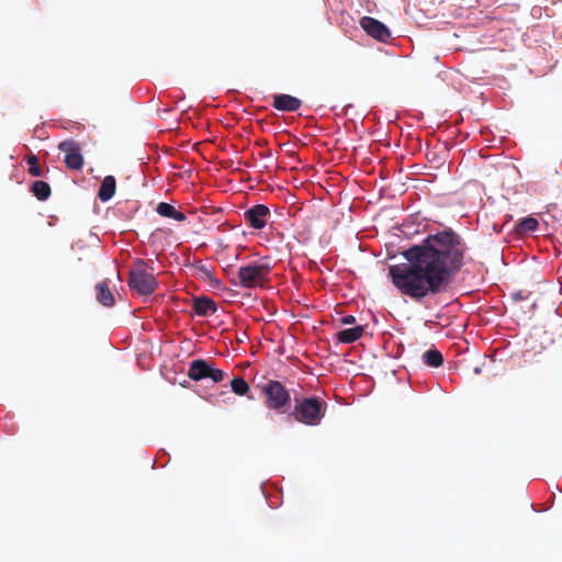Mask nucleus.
I'll return each mask as SVG.
<instances>
[{
  "label": "nucleus",
  "instance_id": "dca6fc26",
  "mask_svg": "<svg viewBox=\"0 0 562 562\" xmlns=\"http://www.w3.org/2000/svg\"><path fill=\"white\" fill-rule=\"evenodd\" d=\"M364 333L363 326L347 328L337 333L336 337L339 342L352 344L360 339Z\"/></svg>",
  "mask_w": 562,
  "mask_h": 562
},
{
  "label": "nucleus",
  "instance_id": "4be33fe9",
  "mask_svg": "<svg viewBox=\"0 0 562 562\" xmlns=\"http://www.w3.org/2000/svg\"><path fill=\"white\" fill-rule=\"evenodd\" d=\"M510 296L514 301H524L527 300L528 297V295L524 291L513 292Z\"/></svg>",
  "mask_w": 562,
  "mask_h": 562
},
{
  "label": "nucleus",
  "instance_id": "6ab92c4d",
  "mask_svg": "<svg viewBox=\"0 0 562 562\" xmlns=\"http://www.w3.org/2000/svg\"><path fill=\"white\" fill-rule=\"evenodd\" d=\"M538 221L535 217L528 216L516 224V232L518 234H527L535 232L538 228Z\"/></svg>",
  "mask_w": 562,
  "mask_h": 562
},
{
  "label": "nucleus",
  "instance_id": "7ed1b4c3",
  "mask_svg": "<svg viewBox=\"0 0 562 562\" xmlns=\"http://www.w3.org/2000/svg\"><path fill=\"white\" fill-rule=\"evenodd\" d=\"M127 284L131 290L143 296L153 294L158 286L155 276L148 271V266L143 259L134 262L128 273Z\"/></svg>",
  "mask_w": 562,
  "mask_h": 562
},
{
  "label": "nucleus",
  "instance_id": "2eb2a0df",
  "mask_svg": "<svg viewBox=\"0 0 562 562\" xmlns=\"http://www.w3.org/2000/svg\"><path fill=\"white\" fill-rule=\"evenodd\" d=\"M97 300L105 307H111L115 304L114 295L112 294L106 282H99L95 285Z\"/></svg>",
  "mask_w": 562,
  "mask_h": 562
},
{
  "label": "nucleus",
  "instance_id": "f3484780",
  "mask_svg": "<svg viewBox=\"0 0 562 562\" xmlns=\"http://www.w3.org/2000/svg\"><path fill=\"white\" fill-rule=\"evenodd\" d=\"M31 192L37 200L46 201L50 196L52 190L47 182L36 180L31 186Z\"/></svg>",
  "mask_w": 562,
  "mask_h": 562
},
{
  "label": "nucleus",
  "instance_id": "f257e3e1",
  "mask_svg": "<svg viewBox=\"0 0 562 562\" xmlns=\"http://www.w3.org/2000/svg\"><path fill=\"white\" fill-rule=\"evenodd\" d=\"M467 245L451 228L428 235L403 252L407 262L389 267L393 285L417 303L443 293L464 265Z\"/></svg>",
  "mask_w": 562,
  "mask_h": 562
},
{
  "label": "nucleus",
  "instance_id": "1a4fd4ad",
  "mask_svg": "<svg viewBox=\"0 0 562 562\" xmlns=\"http://www.w3.org/2000/svg\"><path fill=\"white\" fill-rule=\"evenodd\" d=\"M269 216L270 210L263 204H256L244 214L245 221L255 229L263 228Z\"/></svg>",
  "mask_w": 562,
  "mask_h": 562
},
{
  "label": "nucleus",
  "instance_id": "4468645a",
  "mask_svg": "<svg viewBox=\"0 0 562 562\" xmlns=\"http://www.w3.org/2000/svg\"><path fill=\"white\" fill-rule=\"evenodd\" d=\"M156 212L162 216L172 218L177 222H184L187 220V216L181 211H178L173 205L167 203V202H160L158 203L156 207Z\"/></svg>",
  "mask_w": 562,
  "mask_h": 562
},
{
  "label": "nucleus",
  "instance_id": "6e6552de",
  "mask_svg": "<svg viewBox=\"0 0 562 562\" xmlns=\"http://www.w3.org/2000/svg\"><path fill=\"white\" fill-rule=\"evenodd\" d=\"M360 26L369 36L380 42L386 43L391 37L387 26L374 18L362 16L360 19Z\"/></svg>",
  "mask_w": 562,
  "mask_h": 562
},
{
  "label": "nucleus",
  "instance_id": "f03ea898",
  "mask_svg": "<svg viewBox=\"0 0 562 562\" xmlns=\"http://www.w3.org/2000/svg\"><path fill=\"white\" fill-rule=\"evenodd\" d=\"M294 401L295 405L290 414L294 420L308 426H316L322 422L327 406L323 400L312 396L302 400L295 397Z\"/></svg>",
  "mask_w": 562,
  "mask_h": 562
},
{
  "label": "nucleus",
  "instance_id": "20e7f679",
  "mask_svg": "<svg viewBox=\"0 0 562 562\" xmlns=\"http://www.w3.org/2000/svg\"><path fill=\"white\" fill-rule=\"evenodd\" d=\"M271 268L265 263L250 262L238 269V284L244 289L263 288L269 280Z\"/></svg>",
  "mask_w": 562,
  "mask_h": 562
},
{
  "label": "nucleus",
  "instance_id": "9b49d317",
  "mask_svg": "<svg viewBox=\"0 0 562 562\" xmlns=\"http://www.w3.org/2000/svg\"><path fill=\"white\" fill-rule=\"evenodd\" d=\"M302 101L290 94H276L273 95L272 106L278 111L294 112L300 109Z\"/></svg>",
  "mask_w": 562,
  "mask_h": 562
},
{
  "label": "nucleus",
  "instance_id": "423d86ee",
  "mask_svg": "<svg viewBox=\"0 0 562 562\" xmlns=\"http://www.w3.org/2000/svg\"><path fill=\"white\" fill-rule=\"evenodd\" d=\"M188 376L193 381L210 378L214 383H218L224 379V372L217 368H213L204 359H196L190 363Z\"/></svg>",
  "mask_w": 562,
  "mask_h": 562
},
{
  "label": "nucleus",
  "instance_id": "ddd939ff",
  "mask_svg": "<svg viewBox=\"0 0 562 562\" xmlns=\"http://www.w3.org/2000/svg\"><path fill=\"white\" fill-rule=\"evenodd\" d=\"M115 190H116L115 178L113 176H105L100 184V188L98 191V198L102 202H106L114 196Z\"/></svg>",
  "mask_w": 562,
  "mask_h": 562
},
{
  "label": "nucleus",
  "instance_id": "aec40b11",
  "mask_svg": "<svg viewBox=\"0 0 562 562\" xmlns=\"http://www.w3.org/2000/svg\"><path fill=\"white\" fill-rule=\"evenodd\" d=\"M231 387L232 391L239 396L246 395L247 392L249 391L248 383L241 376L234 378L231 381Z\"/></svg>",
  "mask_w": 562,
  "mask_h": 562
},
{
  "label": "nucleus",
  "instance_id": "f8f14e48",
  "mask_svg": "<svg viewBox=\"0 0 562 562\" xmlns=\"http://www.w3.org/2000/svg\"><path fill=\"white\" fill-rule=\"evenodd\" d=\"M192 307L198 316H209L217 310L215 302L207 296L195 297Z\"/></svg>",
  "mask_w": 562,
  "mask_h": 562
},
{
  "label": "nucleus",
  "instance_id": "0eeeda50",
  "mask_svg": "<svg viewBox=\"0 0 562 562\" xmlns=\"http://www.w3.org/2000/svg\"><path fill=\"white\" fill-rule=\"evenodd\" d=\"M58 149L65 154L64 162L70 170H81L85 164L81 147L74 139H66L59 143Z\"/></svg>",
  "mask_w": 562,
  "mask_h": 562
},
{
  "label": "nucleus",
  "instance_id": "412c9836",
  "mask_svg": "<svg viewBox=\"0 0 562 562\" xmlns=\"http://www.w3.org/2000/svg\"><path fill=\"white\" fill-rule=\"evenodd\" d=\"M26 162L29 165V173L33 177L43 176V170L38 166V159L35 155H30L26 157Z\"/></svg>",
  "mask_w": 562,
  "mask_h": 562
},
{
  "label": "nucleus",
  "instance_id": "5701e85b",
  "mask_svg": "<svg viewBox=\"0 0 562 562\" xmlns=\"http://www.w3.org/2000/svg\"><path fill=\"white\" fill-rule=\"evenodd\" d=\"M344 325H352L356 323V317L352 315H346L341 318Z\"/></svg>",
  "mask_w": 562,
  "mask_h": 562
},
{
  "label": "nucleus",
  "instance_id": "a211bd4d",
  "mask_svg": "<svg viewBox=\"0 0 562 562\" xmlns=\"http://www.w3.org/2000/svg\"><path fill=\"white\" fill-rule=\"evenodd\" d=\"M422 359L426 366L431 368H439L443 363V357L441 352L437 349L426 350L423 353Z\"/></svg>",
  "mask_w": 562,
  "mask_h": 562
},
{
  "label": "nucleus",
  "instance_id": "39448f33",
  "mask_svg": "<svg viewBox=\"0 0 562 562\" xmlns=\"http://www.w3.org/2000/svg\"><path fill=\"white\" fill-rule=\"evenodd\" d=\"M261 393L269 409L284 413L291 403L290 392L279 381L269 380L261 386Z\"/></svg>",
  "mask_w": 562,
  "mask_h": 562
},
{
  "label": "nucleus",
  "instance_id": "9d476101",
  "mask_svg": "<svg viewBox=\"0 0 562 562\" xmlns=\"http://www.w3.org/2000/svg\"><path fill=\"white\" fill-rule=\"evenodd\" d=\"M193 276L199 280L206 282L215 289H220L222 283L214 274V268L207 266L202 260H198L192 265Z\"/></svg>",
  "mask_w": 562,
  "mask_h": 562
}]
</instances>
